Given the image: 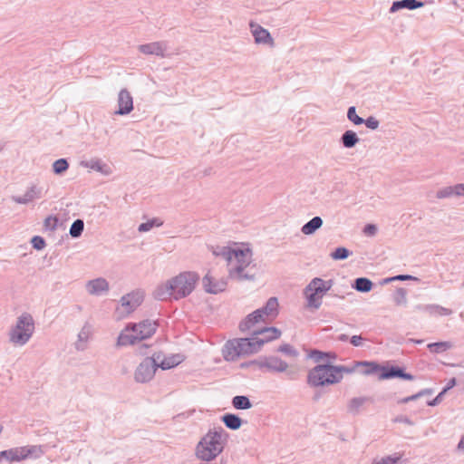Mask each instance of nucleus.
Listing matches in <instances>:
<instances>
[{"label": "nucleus", "mask_w": 464, "mask_h": 464, "mask_svg": "<svg viewBox=\"0 0 464 464\" xmlns=\"http://www.w3.org/2000/svg\"><path fill=\"white\" fill-rule=\"evenodd\" d=\"M228 438V433L222 427L210 429L196 445V458L205 462L214 460L223 452Z\"/></svg>", "instance_id": "1"}, {"label": "nucleus", "mask_w": 464, "mask_h": 464, "mask_svg": "<svg viewBox=\"0 0 464 464\" xmlns=\"http://www.w3.org/2000/svg\"><path fill=\"white\" fill-rule=\"evenodd\" d=\"M358 366L334 365L330 362L317 364L307 374V384L311 387H324L339 383L343 373H353Z\"/></svg>", "instance_id": "2"}, {"label": "nucleus", "mask_w": 464, "mask_h": 464, "mask_svg": "<svg viewBox=\"0 0 464 464\" xmlns=\"http://www.w3.org/2000/svg\"><path fill=\"white\" fill-rule=\"evenodd\" d=\"M157 327L158 324L155 321L148 319L139 324H129L118 336L117 344L119 346L132 345L148 339L155 334Z\"/></svg>", "instance_id": "3"}, {"label": "nucleus", "mask_w": 464, "mask_h": 464, "mask_svg": "<svg viewBox=\"0 0 464 464\" xmlns=\"http://www.w3.org/2000/svg\"><path fill=\"white\" fill-rule=\"evenodd\" d=\"M34 320L31 314L23 313L9 331V342L14 345L24 346L34 333Z\"/></svg>", "instance_id": "4"}, {"label": "nucleus", "mask_w": 464, "mask_h": 464, "mask_svg": "<svg viewBox=\"0 0 464 464\" xmlns=\"http://www.w3.org/2000/svg\"><path fill=\"white\" fill-rule=\"evenodd\" d=\"M199 276L195 272H182L169 279L174 291V299L179 300L189 295L195 288Z\"/></svg>", "instance_id": "5"}, {"label": "nucleus", "mask_w": 464, "mask_h": 464, "mask_svg": "<svg viewBox=\"0 0 464 464\" xmlns=\"http://www.w3.org/2000/svg\"><path fill=\"white\" fill-rule=\"evenodd\" d=\"M233 260L237 262L235 267L229 268V276L238 281L254 280V276L245 273V269L250 265L252 251L250 248H236L233 252Z\"/></svg>", "instance_id": "6"}, {"label": "nucleus", "mask_w": 464, "mask_h": 464, "mask_svg": "<svg viewBox=\"0 0 464 464\" xmlns=\"http://www.w3.org/2000/svg\"><path fill=\"white\" fill-rule=\"evenodd\" d=\"M42 454V448L37 445L15 447L0 451L2 459H5L9 462H18L31 458L38 459Z\"/></svg>", "instance_id": "7"}, {"label": "nucleus", "mask_w": 464, "mask_h": 464, "mask_svg": "<svg viewBox=\"0 0 464 464\" xmlns=\"http://www.w3.org/2000/svg\"><path fill=\"white\" fill-rule=\"evenodd\" d=\"M160 357L161 353H154L151 357H146L135 370V381L140 383L150 382L159 368L158 362Z\"/></svg>", "instance_id": "8"}, {"label": "nucleus", "mask_w": 464, "mask_h": 464, "mask_svg": "<svg viewBox=\"0 0 464 464\" xmlns=\"http://www.w3.org/2000/svg\"><path fill=\"white\" fill-rule=\"evenodd\" d=\"M143 299V293L140 290L124 295L121 298V304L117 307L116 312L121 314V316L129 315L142 304Z\"/></svg>", "instance_id": "9"}, {"label": "nucleus", "mask_w": 464, "mask_h": 464, "mask_svg": "<svg viewBox=\"0 0 464 464\" xmlns=\"http://www.w3.org/2000/svg\"><path fill=\"white\" fill-rule=\"evenodd\" d=\"M254 362L256 363L258 370L273 373L284 372L288 368V363L285 361L275 355L261 356L255 359Z\"/></svg>", "instance_id": "10"}, {"label": "nucleus", "mask_w": 464, "mask_h": 464, "mask_svg": "<svg viewBox=\"0 0 464 464\" xmlns=\"http://www.w3.org/2000/svg\"><path fill=\"white\" fill-rule=\"evenodd\" d=\"M401 379L406 381L415 380V376L406 372L405 368L398 365L382 364V372L378 375L379 380Z\"/></svg>", "instance_id": "11"}, {"label": "nucleus", "mask_w": 464, "mask_h": 464, "mask_svg": "<svg viewBox=\"0 0 464 464\" xmlns=\"http://www.w3.org/2000/svg\"><path fill=\"white\" fill-rule=\"evenodd\" d=\"M237 347L239 351H241L242 355L256 353L260 351L261 347L264 345V341L257 340L255 332L250 337L237 338Z\"/></svg>", "instance_id": "12"}, {"label": "nucleus", "mask_w": 464, "mask_h": 464, "mask_svg": "<svg viewBox=\"0 0 464 464\" xmlns=\"http://www.w3.org/2000/svg\"><path fill=\"white\" fill-rule=\"evenodd\" d=\"M133 110V99L127 89H121L118 95V110L115 111L119 115H127Z\"/></svg>", "instance_id": "13"}, {"label": "nucleus", "mask_w": 464, "mask_h": 464, "mask_svg": "<svg viewBox=\"0 0 464 464\" xmlns=\"http://www.w3.org/2000/svg\"><path fill=\"white\" fill-rule=\"evenodd\" d=\"M202 284L207 293L217 295L226 289L227 280H215L212 276L207 274L202 279Z\"/></svg>", "instance_id": "14"}, {"label": "nucleus", "mask_w": 464, "mask_h": 464, "mask_svg": "<svg viewBox=\"0 0 464 464\" xmlns=\"http://www.w3.org/2000/svg\"><path fill=\"white\" fill-rule=\"evenodd\" d=\"M334 281L332 279L324 280L321 277H314L306 285V293L309 291H315L317 294L324 296L332 289Z\"/></svg>", "instance_id": "15"}, {"label": "nucleus", "mask_w": 464, "mask_h": 464, "mask_svg": "<svg viewBox=\"0 0 464 464\" xmlns=\"http://www.w3.org/2000/svg\"><path fill=\"white\" fill-rule=\"evenodd\" d=\"M43 197V188L32 185L27 188L24 196H12V200L17 204H28L29 202L41 198Z\"/></svg>", "instance_id": "16"}, {"label": "nucleus", "mask_w": 464, "mask_h": 464, "mask_svg": "<svg viewBox=\"0 0 464 464\" xmlns=\"http://www.w3.org/2000/svg\"><path fill=\"white\" fill-rule=\"evenodd\" d=\"M167 44L165 42H153L139 45V51L144 54H153L160 57H165Z\"/></svg>", "instance_id": "17"}, {"label": "nucleus", "mask_w": 464, "mask_h": 464, "mask_svg": "<svg viewBox=\"0 0 464 464\" xmlns=\"http://www.w3.org/2000/svg\"><path fill=\"white\" fill-rule=\"evenodd\" d=\"M86 289L90 295H101L109 291V283L103 277H98L88 281Z\"/></svg>", "instance_id": "18"}, {"label": "nucleus", "mask_w": 464, "mask_h": 464, "mask_svg": "<svg viewBox=\"0 0 464 464\" xmlns=\"http://www.w3.org/2000/svg\"><path fill=\"white\" fill-rule=\"evenodd\" d=\"M238 340L233 339L229 340L226 343L223 348V357L227 362L236 361L238 357L242 355L241 351L237 347Z\"/></svg>", "instance_id": "19"}, {"label": "nucleus", "mask_w": 464, "mask_h": 464, "mask_svg": "<svg viewBox=\"0 0 464 464\" xmlns=\"http://www.w3.org/2000/svg\"><path fill=\"white\" fill-rule=\"evenodd\" d=\"M254 332L256 336H257V340L264 341V344L268 342L276 340L281 336V331L275 326L263 327Z\"/></svg>", "instance_id": "20"}, {"label": "nucleus", "mask_w": 464, "mask_h": 464, "mask_svg": "<svg viewBox=\"0 0 464 464\" xmlns=\"http://www.w3.org/2000/svg\"><path fill=\"white\" fill-rule=\"evenodd\" d=\"M250 26L252 29V34L256 44H273V38L268 30L265 29L259 24H254L253 23L250 24Z\"/></svg>", "instance_id": "21"}, {"label": "nucleus", "mask_w": 464, "mask_h": 464, "mask_svg": "<svg viewBox=\"0 0 464 464\" xmlns=\"http://www.w3.org/2000/svg\"><path fill=\"white\" fill-rule=\"evenodd\" d=\"M153 296L155 299L160 301H167L171 298L174 299L173 286L169 280L159 285L153 292Z\"/></svg>", "instance_id": "22"}, {"label": "nucleus", "mask_w": 464, "mask_h": 464, "mask_svg": "<svg viewBox=\"0 0 464 464\" xmlns=\"http://www.w3.org/2000/svg\"><path fill=\"white\" fill-rule=\"evenodd\" d=\"M424 5L420 0H397L392 4L390 13H395L401 9L415 10Z\"/></svg>", "instance_id": "23"}, {"label": "nucleus", "mask_w": 464, "mask_h": 464, "mask_svg": "<svg viewBox=\"0 0 464 464\" xmlns=\"http://www.w3.org/2000/svg\"><path fill=\"white\" fill-rule=\"evenodd\" d=\"M264 321V317L258 311V309L247 314L243 321L239 324V330L241 332H246L250 330L256 324Z\"/></svg>", "instance_id": "24"}, {"label": "nucleus", "mask_w": 464, "mask_h": 464, "mask_svg": "<svg viewBox=\"0 0 464 464\" xmlns=\"http://www.w3.org/2000/svg\"><path fill=\"white\" fill-rule=\"evenodd\" d=\"M382 365L377 362L373 361H357L355 362V366L363 367L362 371V374L363 375H372L378 373V375L382 372Z\"/></svg>", "instance_id": "25"}, {"label": "nucleus", "mask_w": 464, "mask_h": 464, "mask_svg": "<svg viewBox=\"0 0 464 464\" xmlns=\"http://www.w3.org/2000/svg\"><path fill=\"white\" fill-rule=\"evenodd\" d=\"M221 420L225 426L232 430L240 429L243 424V420L235 413H226L221 416Z\"/></svg>", "instance_id": "26"}, {"label": "nucleus", "mask_w": 464, "mask_h": 464, "mask_svg": "<svg viewBox=\"0 0 464 464\" xmlns=\"http://www.w3.org/2000/svg\"><path fill=\"white\" fill-rule=\"evenodd\" d=\"M359 141L360 138L357 133L352 130H345L340 138V142L345 149H352L355 147Z\"/></svg>", "instance_id": "27"}, {"label": "nucleus", "mask_w": 464, "mask_h": 464, "mask_svg": "<svg viewBox=\"0 0 464 464\" xmlns=\"http://www.w3.org/2000/svg\"><path fill=\"white\" fill-rule=\"evenodd\" d=\"M258 311L264 317L266 316H276L278 314V301L276 297H270L266 301V304L261 308H258Z\"/></svg>", "instance_id": "28"}, {"label": "nucleus", "mask_w": 464, "mask_h": 464, "mask_svg": "<svg viewBox=\"0 0 464 464\" xmlns=\"http://www.w3.org/2000/svg\"><path fill=\"white\" fill-rule=\"evenodd\" d=\"M323 219L319 216L314 217L308 222L303 225L301 231L303 234L310 236L315 233L323 226Z\"/></svg>", "instance_id": "29"}, {"label": "nucleus", "mask_w": 464, "mask_h": 464, "mask_svg": "<svg viewBox=\"0 0 464 464\" xmlns=\"http://www.w3.org/2000/svg\"><path fill=\"white\" fill-rule=\"evenodd\" d=\"M181 362V358L179 354H172L169 357H163L161 353V357L158 362L159 368L162 370H169L176 367Z\"/></svg>", "instance_id": "30"}, {"label": "nucleus", "mask_w": 464, "mask_h": 464, "mask_svg": "<svg viewBox=\"0 0 464 464\" xmlns=\"http://www.w3.org/2000/svg\"><path fill=\"white\" fill-rule=\"evenodd\" d=\"M373 400L372 397L367 396H361V397H354L350 400L348 403V411L353 414H357L359 412L360 408L365 403V402H372Z\"/></svg>", "instance_id": "31"}, {"label": "nucleus", "mask_w": 464, "mask_h": 464, "mask_svg": "<svg viewBox=\"0 0 464 464\" xmlns=\"http://www.w3.org/2000/svg\"><path fill=\"white\" fill-rule=\"evenodd\" d=\"M352 287L360 293H369L373 287V283L367 277H357L353 280Z\"/></svg>", "instance_id": "32"}, {"label": "nucleus", "mask_w": 464, "mask_h": 464, "mask_svg": "<svg viewBox=\"0 0 464 464\" xmlns=\"http://www.w3.org/2000/svg\"><path fill=\"white\" fill-rule=\"evenodd\" d=\"M304 295L307 301V307L317 310L322 305L323 295L317 294L315 291H309L306 293V287L304 289Z\"/></svg>", "instance_id": "33"}, {"label": "nucleus", "mask_w": 464, "mask_h": 464, "mask_svg": "<svg viewBox=\"0 0 464 464\" xmlns=\"http://www.w3.org/2000/svg\"><path fill=\"white\" fill-rule=\"evenodd\" d=\"M232 406L237 410H248L252 407V402L246 395H237L232 399Z\"/></svg>", "instance_id": "34"}, {"label": "nucleus", "mask_w": 464, "mask_h": 464, "mask_svg": "<svg viewBox=\"0 0 464 464\" xmlns=\"http://www.w3.org/2000/svg\"><path fill=\"white\" fill-rule=\"evenodd\" d=\"M452 343L447 341L430 343L427 345L430 353H442L452 348Z\"/></svg>", "instance_id": "35"}, {"label": "nucleus", "mask_w": 464, "mask_h": 464, "mask_svg": "<svg viewBox=\"0 0 464 464\" xmlns=\"http://www.w3.org/2000/svg\"><path fill=\"white\" fill-rule=\"evenodd\" d=\"M309 357L314 359L315 362H320L324 359L335 360L337 355L333 352H323L317 349L311 350Z\"/></svg>", "instance_id": "36"}, {"label": "nucleus", "mask_w": 464, "mask_h": 464, "mask_svg": "<svg viewBox=\"0 0 464 464\" xmlns=\"http://www.w3.org/2000/svg\"><path fill=\"white\" fill-rule=\"evenodd\" d=\"M84 229V222L82 219H75L70 227L69 234L72 238H78L82 236Z\"/></svg>", "instance_id": "37"}, {"label": "nucleus", "mask_w": 464, "mask_h": 464, "mask_svg": "<svg viewBox=\"0 0 464 464\" xmlns=\"http://www.w3.org/2000/svg\"><path fill=\"white\" fill-rule=\"evenodd\" d=\"M89 335V327H87V325H84L78 334V342L75 343V348L78 351H83L85 349V342H87Z\"/></svg>", "instance_id": "38"}, {"label": "nucleus", "mask_w": 464, "mask_h": 464, "mask_svg": "<svg viewBox=\"0 0 464 464\" xmlns=\"http://www.w3.org/2000/svg\"><path fill=\"white\" fill-rule=\"evenodd\" d=\"M353 255V252L344 246H338L331 252L330 256L334 260H344Z\"/></svg>", "instance_id": "39"}, {"label": "nucleus", "mask_w": 464, "mask_h": 464, "mask_svg": "<svg viewBox=\"0 0 464 464\" xmlns=\"http://www.w3.org/2000/svg\"><path fill=\"white\" fill-rule=\"evenodd\" d=\"M69 169V162L66 159L61 158L53 163V171L55 175H63Z\"/></svg>", "instance_id": "40"}, {"label": "nucleus", "mask_w": 464, "mask_h": 464, "mask_svg": "<svg viewBox=\"0 0 464 464\" xmlns=\"http://www.w3.org/2000/svg\"><path fill=\"white\" fill-rule=\"evenodd\" d=\"M163 222L160 220L159 218H151L146 222H143L140 224L138 230L140 232H148L154 227H160L162 226Z\"/></svg>", "instance_id": "41"}, {"label": "nucleus", "mask_w": 464, "mask_h": 464, "mask_svg": "<svg viewBox=\"0 0 464 464\" xmlns=\"http://www.w3.org/2000/svg\"><path fill=\"white\" fill-rule=\"evenodd\" d=\"M423 309L430 312V314H438L440 315H450L452 313L450 309L442 307L438 304L426 305L423 307Z\"/></svg>", "instance_id": "42"}, {"label": "nucleus", "mask_w": 464, "mask_h": 464, "mask_svg": "<svg viewBox=\"0 0 464 464\" xmlns=\"http://www.w3.org/2000/svg\"><path fill=\"white\" fill-rule=\"evenodd\" d=\"M406 295H407V290L402 287H399L396 289V291L393 294V302L397 305H402V304L404 305L407 303Z\"/></svg>", "instance_id": "43"}, {"label": "nucleus", "mask_w": 464, "mask_h": 464, "mask_svg": "<svg viewBox=\"0 0 464 464\" xmlns=\"http://www.w3.org/2000/svg\"><path fill=\"white\" fill-rule=\"evenodd\" d=\"M276 351L293 358H295L299 355L298 351L289 343H284L280 345Z\"/></svg>", "instance_id": "44"}, {"label": "nucleus", "mask_w": 464, "mask_h": 464, "mask_svg": "<svg viewBox=\"0 0 464 464\" xmlns=\"http://www.w3.org/2000/svg\"><path fill=\"white\" fill-rule=\"evenodd\" d=\"M236 248H231L228 246H222L218 251H214V255L221 256L224 257L228 263L233 261V255Z\"/></svg>", "instance_id": "45"}, {"label": "nucleus", "mask_w": 464, "mask_h": 464, "mask_svg": "<svg viewBox=\"0 0 464 464\" xmlns=\"http://www.w3.org/2000/svg\"><path fill=\"white\" fill-rule=\"evenodd\" d=\"M347 118L350 121H352L354 125L363 124L364 119L358 116L356 113V109L354 106H351L347 111Z\"/></svg>", "instance_id": "46"}, {"label": "nucleus", "mask_w": 464, "mask_h": 464, "mask_svg": "<svg viewBox=\"0 0 464 464\" xmlns=\"http://www.w3.org/2000/svg\"><path fill=\"white\" fill-rule=\"evenodd\" d=\"M59 219L56 216H48L44 221L46 230L54 231L58 227Z\"/></svg>", "instance_id": "47"}, {"label": "nucleus", "mask_w": 464, "mask_h": 464, "mask_svg": "<svg viewBox=\"0 0 464 464\" xmlns=\"http://www.w3.org/2000/svg\"><path fill=\"white\" fill-rule=\"evenodd\" d=\"M86 166L98 172L106 173L105 169L107 168V165L103 164L101 160H91L86 163Z\"/></svg>", "instance_id": "48"}, {"label": "nucleus", "mask_w": 464, "mask_h": 464, "mask_svg": "<svg viewBox=\"0 0 464 464\" xmlns=\"http://www.w3.org/2000/svg\"><path fill=\"white\" fill-rule=\"evenodd\" d=\"M31 244L35 250H43L46 246L44 238L41 236H34Z\"/></svg>", "instance_id": "49"}, {"label": "nucleus", "mask_w": 464, "mask_h": 464, "mask_svg": "<svg viewBox=\"0 0 464 464\" xmlns=\"http://www.w3.org/2000/svg\"><path fill=\"white\" fill-rule=\"evenodd\" d=\"M454 196L453 186H449L440 188L437 191L436 197L438 198H447Z\"/></svg>", "instance_id": "50"}, {"label": "nucleus", "mask_w": 464, "mask_h": 464, "mask_svg": "<svg viewBox=\"0 0 464 464\" xmlns=\"http://www.w3.org/2000/svg\"><path fill=\"white\" fill-rule=\"evenodd\" d=\"M401 459L400 455H390L381 459V460L374 462L373 464H397Z\"/></svg>", "instance_id": "51"}, {"label": "nucleus", "mask_w": 464, "mask_h": 464, "mask_svg": "<svg viewBox=\"0 0 464 464\" xmlns=\"http://www.w3.org/2000/svg\"><path fill=\"white\" fill-rule=\"evenodd\" d=\"M363 124L370 130H377L380 125V121L373 116H369L364 120Z\"/></svg>", "instance_id": "52"}, {"label": "nucleus", "mask_w": 464, "mask_h": 464, "mask_svg": "<svg viewBox=\"0 0 464 464\" xmlns=\"http://www.w3.org/2000/svg\"><path fill=\"white\" fill-rule=\"evenodd\" d=\"M446 394V392H444L442 390L439 392V394L432 400L430 401H427L426 404L428 406H430V407H434V406H437L438 404H440L441 402V401L443 400V397L444 395Z\"/></svg>", "instance_id": "53"}, {"label": "nucleus", "mask_w": 464, "mask_h": 464, "mask_svg": "<svg viewBox=\"0 0 464 464\" xmlns=\"http://www.w3.org/2000/svg\"><path fill=\"white\" fill-rule=\"evenodd\" d=\"M377 232V227L374 224H367L363 227V233L366 236L372 237Z\"/></svg>", "instance_id": "54"}, {"label": "nucleus", "mask_w": 464, "mask_h": 464, "mask_svg": "<svg viewBox=\"0 0 464 464\" xmlns=\"http://www.w3.org/2000/svg\"><path fill=\"white\" fill-rule=\"evenodd\" d=\"M363 338L362 337V335H353L351 338H350V343L353 345V346H355V347H361L362 346L363 344Z\"/></svg>", "instance_id": "55"}, {"label": "nucleus", "mask_w": 464, "mask_h": 464, "mask_svg": "<svg viewBox=\"0 0 464 464\" xmlns=\"http://www.w3.org/2000/svg\"><path fill=\"white\" fill-rule=\"evenodd\" d=\"M392 279L395 281H407V280H412V281H419V278L411 276V275H397L392 276Z\"/></svg>", "instance_id": "56"}, {"label": "nucleus", "mask_w": 464, "mask_h": 464, "mask_svg": "<svg viewBox=\"0 0 464 464\" xmlns=\"http://www.w3.org/2000/svg\"><path fill=\"white\" fill-rule=\"evenodd\" d=\"M453 192H454V196H457V197L464 196V183L454 185Z\"/></svg>", "instance_id": "57"}, {"label": "nucleus", "mask_w": 464, "mask_h": 464, "mask_svg": "<svg viewBox=\"0 0 464 464\" xmlns=\"http://www.w3.org/2000/svg\"><path fill=\"white\" fill-rule=\"evenodd\" d=\"M456 383H457L456 378H454V377L450 378L448 381V382L445 385V387L442 389V391L447 393L450 389H452L456 385Z\"/></svg>", "instance_id": "58"}, {"label": "nucleus", "mask_w": 464, "mask_h": 464, "mask_svg": "<svg viewBox=\"0 0 464 464\" xmlns=\"http://www.w3.org/2000/svg\"><path fill=\"white\" fill-rule=\"evenodd\" d=\"M432 393H433V390L432 389L426 388V389H423V390L420 391L415 395H416L417 399H419L420 397H423V396H426V395H430Z\"/></svg>", "instance_id": "59"}, {"label": "nucleus", "mask_w": 464, "mask_h": 464, "mask_svg": "<svg viewBox=\"0 0 464 464\" xmlns=\"http://www.w3.org/2000/svg\"><path fill=\"white\" fill-rule=\"evenodd\" d=\"M415 400H417V397H416L415 394H413V395H411V396H408V397H405V398H402V399L399 400L398 403L399 404H405V403H408V402L415 401Z\"/></svg>", "instance_id": "60"}, {"label": "nucleus", "mask_w": 464, "mask_h": 464, "mask_svg": "<svg viewBox=\"0 0 464 464\" xmlns=\"http://www.w3.org/2000/svg\"><path fill=\"white\" fill-rule=\"evenodd\" d=\"M253 362H255V360H251L249 362H246L241 363V368H247V367H250V366H255L256 368V363H255Z\"/></svg>", "instance_id": "61"}, {"label": "nucleus", "mask_w": 464, "mask_h": 464, "mask_svg": "<svg viewBox=\"0 0 464 464\" xmlns=\"http://www.w3.org/2000/svg\"><path fill=\"white\" fill-rule=\"evenodd\" d=\"M337 340L340 342H347L348 340L350 341V338L347 334H341L340 335H338Z\"/></svg>", "instance_id": "62"}, {"label": "nucleus", "mask_w": 464, "mask_h": 464, "mask_svg": "<svg viewBox=\"0 0 464 464\" xmlns=\"http://www.w3.org/2000/svg\"><path fill=\"white\" fill-rule=\"evenodd\" d=\"M393 281H395V280L392 279V277H386V278H384V279H382L381 281V285H386V284H389V283L393 282Z\"/></svg>", "instance_id": "63"}, {"label": "nucleus", "mask_w": 464, "mask_h": 464, "mask_svg": "<svg viewBox=\"0 0 464 464\" xmlns=\"http://www.w3.org/2000/svg\"><path fill=\"white\" fill-rule=\"evenodd\" d=\"M458 449L464 450V435L461 437V439L458 444Z\"/></svg>", "instance_id": "64"}]
</instances>
